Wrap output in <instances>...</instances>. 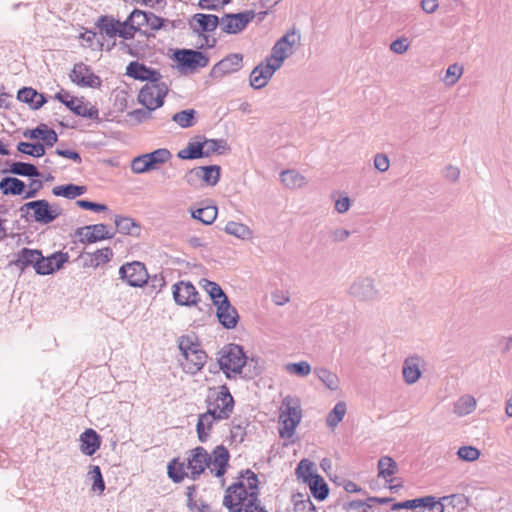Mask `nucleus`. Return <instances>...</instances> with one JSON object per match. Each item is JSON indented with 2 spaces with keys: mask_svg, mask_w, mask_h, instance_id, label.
I'll return each instance as SVG.
<instances>
[{
  "mask_svg": "<svg viewBox=\"0 0 512 512\" xmlns=\"http://www.w3.org/2000/svg\"><path fill=\"white\" fill-rule=\"evenodd\" d=\"M229 458V452L223 445L216 446L211 455L199 446L188 452L185 461L171 460L167 466V473L175 483L182 482L185 477L196 480L207 468L214 476L220 478L226 473Z\"/></svg>",
  "mask_w": 512,
  "mask_h": 512,
  "instance_id": "obj_1",
  "label": "nucleus"
},
{
  "mask_svg": "<svg viewBox=\"0 0 512 512\" xmlns=\"http://www.w3.org/2000/svg\"><path fill=\"white\" fill-rule=\"evenodd\" d=\"M258 493L257 475L247 469L226 489L223 505L229 512H242L246 504H252L258 500Z\"/></svg>",
  "mask_w": 512,
  "mask_h": 512,
  "instance_id": "obj_2",
  "label": "nucleus"
},
{
  "mask_svg": "<svg viewBox=\"0 0 512 512\" xmlns=\"http://www.w3.org/2000/svg\"><path fill=\"white\" fill-rule=\"evenodd\" d=\"M178 347L184 361H181V366L186 373L195 375L205 365L207 361V354L202 349L195 335H183L178 339Z\"/></svg>",
  "mask_w": 512,
  "mask_h": 512,
  "instance_id": "obj_3",
  "label": "nucleus"
},
{
  "mask_svg": "<svg viewBox=\"0 0 512 512\" xmlns=\"http://www.w3.org/2000/svg\"><path fill=\"white\" fill-rule=\"evenodd\" d=\"M21 216L27 221L47 225L56 220L62 213L57 204H50L45 199L24 203L19 209Z\"/></svg>",
  "mask_w": 512,
  "mask_h": 512,
  "instance_id": "obj_4",
  "label": "nucleus"
},
{
  "mask_svg": "<svg viewBox=\"0 0 512 512\" xmlns=\"http://www.w3.org/2000/svg\"><path fill=\"white\" fill-rule=\"evenodd\" d=\"M206 402L207 410L219 419H228L233 412L234 399L226 385L210 388Z\"/></svg>",
  "mask_w": 512,
  "mask_h": 512,
  "instance_id": "obj_5",
  "label": "nucleus"
},
{
  "mask_svg": "<svg viewBox=\"0 0 512 512\" xmlns=\"http://www.w3.org/2000/svg\"><path fill=\"white\" fill-rule=\"evenodd\" d=\"M243 348L237 344H229L219 351L218 363L227 378H233L242 372L246 364Z\"/></svg>",
  "mask_w": 512,
  "mask_h": 512,
  "instance_id": "obj_6",
  "label": "nucleus"
},
{
  "mask_svg": "<svg viewBox=\"0 0 512 512\" xmlns=\"http://www.w3.org/2000/svg\"><path fill=\"white\" fill-rule=\"evenodd\" d=\"M300 41V32L295 28L289 30L274 44L271 55L267 59L270 60L276 68H280L283 62L294 53V48L300 44Z\"/></svg>",
  "mask_w": 512,
  "mask_h": 512,
  "instance_id": "obj_7",
  "label": "nucleus"
},
{
  "mask_svg": "<svg viewBox=\"0 0 512 512\" xmlns=\"http://www.w3.org/2000/svg\"><path fill=\"white\" fill-rule=\"evenodd\" d=\"M168 90V85L161 80L146 83L139 91L138 101L148 110H155L163 105Z\"/></svg>",
  "mask_w": 512,
  "mask_h": 512,
  "instance_id": "obj_8",
  "label": "nucleus"
},
{
  "mask_svg": "<svg viewBox=\"0 0 512 512\" xmlns=\"http://www.w3.org/2000/svg\"><path fill=\"white\" fill-rule=\"evenodd\" d=\"M348 295L357 302L373 303L380 298V290L370 277L356 278L348 288Z\"/></svg>",
  "mask_w": 512,
  "mask_h": 512,
  "instance_id": "obj_9",
  "label": "nucleus"
},
{
  "mask_svg": "<svg viewBox=\"0 0 512 512\" xmlns=\"http://www.w3.org/2000/svg\"><path fill=\"white\" fill-rule=\"evenodd\" d=\"M171 157L169 150L165 148L154 150L135 157L131 162V170L135 174H144L157 169L159 164H163Z\"/></svg>",
  "mask_w": 512,
  "mask_h": 512,
  "instance_id": "obj_10",
  "label": "nucleus"
},
{
  "mask_svg": "<svg viewBox=\"0 0 512 512\" xmlns=\"http://www.w3.org/2000/svg\"><path fill=\"white\" fill-rule=\"evenodd\" d=\"M255 16L256 13L253 10L224 14L220 18V29L226 34H238L246 29Z\"/></svg>",
  "mask_w": 512,
  "mask_h": 512,
  "instance_id": "obj_11",
  "label": "nucleus"
},
{
  "mask_svg": "<svg viewBox=\"0 0 512 512\" xmlns=\"http://www.w3.org/2000/svg\"><path fill=\"white\" fill-rule=\"evenodd\" d=\"M220 175L221 167L219 165L199 166L191 169L185 179L190 185L201 181L206 186H215L220 180Z\"/></svg>",
  "mask_w": 512,
  "mask_h": 512,
  "instance_id": "obj_12",
  "label": "nucleus"
},
{
  "mask_svg": "<svg viewBox=\"0 0 512 512\" xmlns=\"http://www.w3.org/2000/svg\"><path fill=\"white\" fill-rule=\"evenodd\" d=\"M55 98L78 116L93 120L99 118V111L95 106L89 105L76 97H69L67 92H58Z\"/></svg>",
  "mask_w": 512,
  "mask_h": 512,
  "instance_id": "obj_13",
  "label": "nucleus"
},
{
  "mask_svg": "<svg viewBox=\"0 0 512 512\" xmlns=\"http://www.w3.org/2000/svg\"><path fill=\"white\" fill-rule=\"evenodd\" d=\"M119 275L132 287L143 286L149 278L144 264L138 261L122 265L119 269Z\"/></svg>",
  "mask_w": 512,
  "mask_h": 512,
  "instance_id": "obj_14",
  "label": "nucleus"
},
{
  "mask_svg": "<svg viewBox=\"0 0 512 512\" xmlns=\"http://www.w3.org/2000/svg\"><path fill=\"white\" fill-rule=\"evenodd\" d=\"M175 302L181 306H193L199 302V294L189 281H179L172 287Z\"/></svg>",
  "mask_w": 512,
  "mask_h": 512,
  "instance_id": "obj_15",
  "label": "nucleus"
},
{
  "mask_svg": "<svg viewBox=\"0 0 512 512\" xmlns=\"http://www.w3.org/2000/svg\"><path fill=\"white\" fill-rule=\"evenodd\" d=\"M174 56L179 66L192 70L206 67L209 63V58L200 51L183 49L176 51Z\"/></svg>",
  "mask_w": 512,
  "mask_h": 512,
  "instance_id": "obj_16",
  "label": "nucleus"
},
{
  "mask_svg": "<svg viewBox=\"0 0 512 512\" xmlns=\"http://www.w3.org/2000/svg\"><path fill=\"white\" fill-rule=\"evenodd\" d=\"M242 62V54H229L213 66L210 75L213 78H222L228 74L235 73L242 68Z\"/></svg>",
  "mask_w": 512,
  "mask_h": 512,
  "instance_id": "obj_17",
  "label": "nucleus"
},
{
  "mask_svg": "<svg viewBox=\"0 0 512 512\" xmlns=\"http://www.w3.org/2000/svg\"><path fill=\"white\" fill-rule=\"evenodd\" d=\"M70 78L73 83L81 87H98L101 85V80L96 76L92 70L83 63H77L74 65Z\"/></svg>",
  "mask_w": 512,
  "mask_h": 512,
  "instance_id": "obj_18",
  "label": "nucleus"
},
{
  "mask_svg": "<svg viewBox=\"0 0 512 512\" xmlns=\"http://www.w3.org/2000/svg\"><path fill=\"white\" fill-rule=\"evenodd\" d=\"M278 69L279 68H276V66L267 59L266 63H260L251 71L249 77L250 85L254 89L265 87Z\"/></svg>",
  "mask_w": 512,
  "mask_h": 512,
  "instance_id": "obj_19",
  "label": "nucleus"
},
{
  "mask_svg": "<svg viewBox=\"0 0 512 512\" xmlns=\"http://www.w3.org/2000/svg\"><path fill=\"white\" fill-rule=\"evenodd\" d=\"M76 234L81 237L82 242L95 243L104 239H111L114 236L105 224H93L78 228Z\"/></svg>",
  "mask_w": 512,
  "mask_h": 512,
  "instance_id": "obj_20",
  "label": "nucleus"
},
{
  "mask_svg": "<svg viewBox=\"0 0 512 512\" xmlns=\"http://www.w3.org/2000/svg\"><path fill=\"white\" fill-rule=\"evenodd\" d=\"M216 316L220 324L226 329L235 328L239 320L238 312L231 305L229 299L221 300V303L216 306Z\"/></svg>",
  "mask_w": 512,
  "mask_h": 512,
  "instance_id": "obj_21",
  "label": "nucleus"
},
{
  "mask_svg": "<svg viewBox=\"0 0 512 512\" xmlns=\"http://www.w3.org/2000/svg\"><path fill=\"white\" fill-rule=\"evenodd\" d=\"M68 254L63 252H55L48 257L40 255L38 262L37 274L48 275L60 269L65 262L68 261Z\"/></svg>",
  "mask_w": 512,
  "mask_h": 512,
  "instance_id": "obj_22",
  "label": "nucleus"
},
{
  "mask_svg": "<svg viewBox=\"0 0 512 512\" xmlns=\"http://www.w3.org/2000/svg\"><path fill=\"white\" fill-rule=\"evenodd\" d=\"M126 74L136 80L147 81V83L155 82L162 78L160 72L137 61L129 63L126 68Z\"/></svg>",
  "mask_w": 512,
  "mask_h": 512,
  "instance_id": "obj_23",
  "label": "nucleus"
},
{
  "mask_svg": "<svg viewBox=\"0 0 512 512\" xmlns=\"http://www.w3.org/2000/svg\"><path fill=\"white\" fill-rule=\"evenodd\" d=\"M218 25L220 26V18L212 14L197 13L190 21L193 31L200 35L205 32H213Z\"/></svg>",
  "mask_w": 512,
  "mask_h": 512,
  "instance_id": "obj_24",
  "label": "nucleus"
},
{
  "mask_svg": "<svg viewBox=\"0 0 512 512\" xmlns=\"http://www.w3.org/2000/svg\"><path fill=\"white\" fill-rule=\"evenodd\" d=\"M279 417L301 422L302 409L300 400L290 395L284 397L279 410Z\"/></svg>",
  "mask_w": 512,
  "mask_h": 512,
  "instance_id": "obj_25",
  "label": "nucleus"
},
{
  "mask_svg": "<svg viewBox=\"0 0 512 512\" xmlns=\"http://www.w3.org/2000/svg\"><path fill=\"white\" fill-rule=\"evenodd\" d=\"M421 358L417 355L410 356L404 360L402 367V375L406 384H415L421 377L420 370Z\"/></svg>",
  "mask_w": 512,
  "mask_h": 512,
  "instance_id": "obj_26",
  "label": "nucleus"
},
{
  "mask_svg": "<svg viewBox=\"0 0 512 512\" xmlns=\"http://www.w3.org/2000/svg\"><path fill=\"white\" fill-rule=\"evenodd\" d=\"M113 257V251L109 247L98 249L95 252H86L82 255L83 265L85 267L97 268Z\"/></svg>",
  "mask_w": 512,
  "mask_h": 512,
  "instance_id": "obj_27",
  "label": "nucleus"
},
{
  "mask_svg": "<svg viewBox=\"0 0 512 512\" xmlns=\"http://www.w3.org/2000/svg\"><path fill=\"white\" fill-rule=\"evenodd\" d=\"M23 135L29 139H41L50 147L58 141L57 133L45 124H40L34 129L26 130Z\"/></svg>",
  "mask_w": 512,
  "mask_h": 512,
  "instance_id": "obj_28",
  "label": "nucleus"
},
{
  "mask_svg": "<svg viewBox=\"0 0 512 512\" xmlns=\"http://www.w3.org/2000/svg\"><path fill=\"white\" fill-rule=\"evenodd\" d=\"M101 438L93 429H86L80 435V450L87 456H92L100 447Z\"/></svg>",
  "mask_w": 512,
  "mask_h": 512,
  "instance_id": "obj_29",
  "label": "nucleus"
},
{
  "mask_svg": "<svg viewBox=\"0 0 512 512\" xmlns=\"http://www.w3.org/2000/svg\"><path fill=\"white\" fill-rule=\"evenodd\" d=\"M221 420L208 410L200 414L196 425L198 439L203 443L206 442L214 423Z\"/></svg>",
  "mask_w": 512,
  "mask_h": 512,
  "instance_id": "obj_30",
  "label": "nucleus"
},
{
  "mask_svg": "<svg viewBox=\"0 0 512 512\" xmlns=\"http://www.w3.org/2000/svg\"><path fill=\"white\" fill-rule=\"evenodd\" d=\"M17 99L21 102L27 103L32 109L41 108L46 99L43 94L38 93L36 90L30 87H24L18 91Z\"/></svg>",
  "mask_w": 512,
  "mask_h": 512,
  "instance_id": "obj_31",
  "label": "nucleus"
},
{
  "mask_svg": "<svg viewBox=\"0 0 512 512\" xmlns=\"http://www.w3.org/2000/svg\"><path fill=\"white\" fill-rule=\"evenodd\" d=\"M280 180L286 188L291 190L302 188L307 183L305 176L293 169L282 171Z\"/></svg>",
  "mask_w": 512,
  "mask_h": 512,
  "instance_id": "obj_32",
  "label": "nucleus"
},
{
  "mask_svg": "<svg viewBox=\"0 0 512 512\" xmlns=\"http://www.w3.org/2000/svg\"><path fill=\"white\" fill-rule=\"evenodd\" d=\"M41 251L37 249L23 248L17 255L15 264L21 268L33 266L37 271L38 262L40 260Z\"/></svg>",
  "mask_w": 512,
  "mask_h": 512,
  "instance_id": "obj_33",
  "label": "nucleus"
},
{
  "mask_svg": "<svg viewBox=\"0 0 512 512\" xmlns=\"http://www.w3.org/2000/svg\"><path fill=\"white\" fill-rule=\"evenodd\" d=\"M96 26L104 37L114 39L118 34L120 21L110 16H100L96 22Z\"/></svg>",
  "mask_w": 512,
  "mask_h": 512,
  "instance_id": "obj_34",
  "label": "nucleus"
},
{
  "mask_svg": "<svg viewBox=\"0 0 512 512\" xmlns=\"http://www.w3.org/2000/svg\"><path fill=\"white\" fill-rule=\"evenodd\" d=\"M313 372L327 389L331 391L339 389L340 379L334 372L325 367H316Z\"/></svg>",
  "mask_w": 512,
  "mask_h": 512,
  "instance_id": "obj_35",
  "label": "nucleus"
},
{
  "mask_svg": "<svg viewBox=\"0 0 512 512\" xmlns=\"http://www.w3.org/2000/svg\"><path fill=\"white\" fill-rule=\"evenodd\" d=\"M25 187V183L16 177H4L0 181V190L4 195H21Z\"/></svg>",
  "mask_w": 512,
  "mask_h": 512,
  "instance_id": "obj_36",
  "label": "nucleus"
},
{
  "mask_svg": "<svg viewBox=\"0 0 512 512\" xmlns=\"http://www.w3.org/2000/svg\"><path fill=\"white\" fill-rule=\"evenodd\" d=\"M476 405V399L472 395L465 394L454 403L453 411L459 417H463L474 412Z\"/></svg>",
  "mask_w": 512,
  "mask_h": 512,
  "instance_id": "obj_37",
  "label": "nucleus"
},
{
  "mask_svg": "<svg viewBox=\"0 0 512 512\" xmlns=\"http://www.w3.org/2000/svg\"><path fill=\"white\" fill-rule=\"evenodd\" d=\"M199 284L207 292L214 306H217L219 303H221V300L228 299L220 285L216 282L207 279H201Z\"/></svg>",
  "mask_w": 512,
  "mask_h": 512,
  "instance_id": "obj_38",
  "label": "nucleus"
},
{
  "mask_svg": "<svg viewBox=\"0 0 512 512\" xmlns=\"http://www.w3.org/2000/svg\"><path fill=\"white\" fill-rule=\"evenodd\" d=\"M398 466L389 456H383L378 461V476L384 478L386 482H392L391 477L396 474Z\"/></svg>",
  "mask_w": 512,
  "mask_h": 512,
  "instance_id": "obj_39",
  "label": "nucleus"
},
{
  "mask_svg": "<svg viewBox=\"0 0 512 512\" xmlns=\"http://www.w3.org/2000/svg\"><path fill=\"white\" fill-rule=\"evenodd\" d=\"M115 226L118 232L126 235H138L140 226L130 217L115 216Z\"/></svg>",
  "mask_w": 512,
  "mask_h": 512,
  "instance_id": "obj_40",
  "label": "nucleus"
},
{
  "mask_svg": "<svg viewBox=\"0 0 512 512\" xmlns=\"http://www.w3.org/2000/svg\"><path fill=\"white\" fill-rule=\"evenodd\" d=\"M55 196L65 197L67 199H74L78 196L83 195L86 192L85 186H78L75 184H67L61 186H55L52 189Z\"/></svg>",
  "mask_w": 512,
  "mask_h": 512,
  "instance_id": "obj_41",
  "label": "nucleus"
},
{
  "mask_svg": "<svg viewBox=\"0 0 512 512\" xmlns=\"http://www.w3.org/2000/svg\"><path fill=\"white\" fill-rule=\"evenodd\" d=\"M308 485L314 498L320 501L327 498L329 494V488L321 476L316 475L315 477H312V479L308 482Z\"/></svg>",
  "mask_w": 512,
  "mask_h": 512,
  "instance_id": "obj_42",
  "label": "nucleus"
},
{
  "mask_svg": "<svg viewBox=\"0 0 512 512\" xmlns=\"http://www.w3.org/2000/svg\"><path fill=\"white\" fill-rule=\"evenodd\" d=\"M217 214L218 209L216 206H206L193 210L191 216L205 225H210L216 220Z\"/></svg>",
  "mask_w": 512,
  "mask_h": 512,
  "instance_id": "obj_43",
  "label": "nucleus"
},
{
  "mask_svg": "<svg viewBox=\"0 0 512 512\" xmlns=\"http://www.w3.org/2000/svg\"><path fill=\"white\" fill-rule=\"evenodd\" d=\"M9 172L24 177H38L40 172L33 164L26 162H13L10 165Z\"/></svg>",
  "mask_w": 512,
  "mask_h": 512,
  "instance_id": "obj_44",
  "label": "nucleus"
},
{
  "mask_svg": "<svg viewBox=\"0 0 512 512\" xmlns=\"http://www.w3.org/2000/svg\"><path fill=\"white\" fill-rule=\"evenodd\" d=\"M347 411L346 403L339 401L326 417V424L329 428L334 429L344 418Z\"/></svg>",
  "mask_w": 512,
  "mask_h": 512,
  "instance_id": "obj_45",
  "label": "nucleus"
},
{
  "mask_svg": "<svg viewBox=\"0 0 512 512\" xmlns=\"http://www.w3.org/2000/svg\"><path fill=\"white\" fill-rule=\"evenodd\" d=\"M225 232L242 240L250 239L252 236V232L248 226L234 221H229L226 224Z\"/></svg>",
  "mask_w": 512,
  "mask_h": 512,
  "instance_id": "obj_46",
  "label": "nucleus"
},
{
  "mask_svg": "<svg viewBox=\"0 0 512 512\" xmlns=\"http://www.w3.org/2000/svg\"><path fill=\"white\" fill-rule=\"evenodd\" d=\"M293 512H314L315 506L313 505L308 494L297 493L292 497Z\"/></svg>",
  "mask_w": 512,
  "mask_h": 512,
  "instance_id": "obj_47",
  "label": "nucleus"
},
{
  "mask_svg": "<svg viewBox=\"0 0 512 512\" xmlns=\"http://www.w3.org/2000/svg\"><path fill=\"white\" fill-rule=\"evenodd\" d=\"M195 115L194 109H186L175 113L172 120L182 128H189L195 124Z\"/></svg>",
  "mask_w": 512,
  "mask_h": 512,
  "instance_id": "obj_48",
  "label": "nucleus"
},
{
  "mask_svg": "<svg viewBox=\"0 0 512 512\" xmlns=\"http://www.w3.org/2000/svg\"><path fill=\"white\" fill-rule=\"evenodd\" d=\"M433 500H434L433 496H426V497H423V498H416V499H412V500H406V501H403V502H398V503L393 504L391 509L393 511H398V510H401V509H416V508L422 507L423 505H426L428 503L433 502Z\"/></svg>",
  "mask_w": 512,
  "mask_h": 512,
  "instance_id": "obj_49",
  "label": "nucleus"
},
{
  "mask_svg": "<svg viewBox=\"0 0 512 512\" xmlns=\"http://www.w3.org/2000/svg\"><path fill=\"white\" fill-rule=\"evenodd\" d=\"M202 152L201 142H189L184 149L178 152L177 156L180 159H198L203 157Z\"/></svg>",
  "mask_w": 512,
  "mask_h": 512,
  "instance_id": "obj_50",
  "label": "nucleus"
},
{
  "mask_svg": "<svg viewBox=\"0 0 512 512\" xmlns=\"http://www.w3.org/2000/svg\"><path fill=\"white\" fill-rule=\"evenodd\" d=\"M300 424L299 421L279 417V436L282 439H291Z\"/></svg>",
  "mask_w": 512,
  "mask_h": 512,
  "instance_id": "obj_51",
  "label": "nucleus"
},
{
  "mask_svg": "<svg viewBox=\"0 0 512 512\" xmlns=\"http://www.w3.org/2000/svg\"><path fill=\"white\" fill-rule=\"evenodd\" d=\"M17 150L23 154L33 156V157H42L45 155V147L43 144L37 143H29V142H20L17 145Z\"/></svg>",
  "mask_w": 512,
  "mask_h": 512,
  "instance_id": "obj_52",
  "label": "nucleus"
},
{
  "mask_svg": "<svg viewBox=\"0 0 512 512\" xmlns=\"http://www.w3.org/2000/svg\"><path fill=\"white\" fill-rule=\"evenodd\" d=\"M203 147V157L210 156L213 153H221L226 148V141L223 139H206L201 142Z\"/></svg>",
  "mask_w": 512,
  "mask_h": 512,
  "instance_id": "obj_53",
  "label": "nucleus"
},
{
  "mask_svg": "<svg viewBox=\"0 0 512 512\" xmlns=\"http://www.w3.org/2000/svg\"><path fill=\"white\" fill-rule=\"evenodd\" d=\"M296 474L298 478H302L306 483H308L312 477L317 475L314 474V464L308 459H303L300 461L296 468Z\"/></svg>",
  "mask_w": 512,
  "mask_h": 512,
  "instance_id": "obj_54",
  "label": "nucleus"
},
{
  "mask_svg": "<svg viewBox=\"0 0 512 512\" xmlns=\"http://www.w3.org/2000/svg\"><path fill=\"white\" fill-rule=\"evenodd\" d=\"M463 67L457 63L449 65L445 72L444 82L447 86L455 85L463 75Z\"/></svg>",
  "mask_w": 512,
  "mask_h": 512,
  "instance_id": "obj_55",
  "label": "nucleus"
},
{
  "mask_svg": "<svg viewBox=\"0 0 512 512\" xmlns=\"http://www.w3.org/2000/svg\"><path fill=\"white\" fill-rule=\"evenodd\" d=\"M286 372L300 377L308 376L311 371V365L307 361H300L296 363H288L285 365Z\"/></svg>",
  "mask_w": 512,
  "mask_h": 512,
  "instance_id": "obj_56",
  "label": "nucleus"
},
{
  "mask_svg": "<svg viewBox=\"0 0 512 512\" xmlns=\"http://www.w3.org/2000/svg\"><path fill=\"white\" fill-rule=\"evenodd\" d=\"M88 476L93 482L92 490L98 491L101 494L105 490V482L103 480L100 467L97 465L90 466Z\"/></svg>",
  "mask_w": 512,
  "mask_h": 512,
  "instance_id": "obj_57",
  "label": "nucleus"
},
{
  "mask_svg": "<svg viewBox=\"0 0 512 512\" xmlns=\"http://www.w3.org/2000/svg\"><path fill=\"white\" fill-rule=\"evenodd\" d=\"M457 455L464 461L473 462L479 459L481 453L480 450L474 446H462L458 449Z\"/></svg>",
  "mask_w": 512,
  "mask_h": 512,
  "instance_id": "obj_58",
  "label": "nucleus"
},
{
  "mask_svg": "<svg viewBox=\"0 0 512 512\" xmlns=\"http://www.w3.org/2000/svg\"><path fill=\"white\" fill-rule=\"evenodd\" d=\"M148 12H144L138 9L133 10L127 17L128 23L139 31L142 26L146 25Z\"/></svg>",
  "mask_w": 512,
  "mask_h": 512,
  "instance_id": "obj_59",
  "label": "nucleus"
},
{
  "mask_svg": "<svg viewBox=\"0 0 512 512\" xmlns=\"http://www.w3.org/2000/svg\"><path fill=\"white\" fill-rule=\"evenodd\" d=\"M137 29L133 26V24L128 23V20L120 21V27L118 28L117 36L122 38L123 40H130L134 38Z\"/></svg>",
  "mask_w": 512,
  "mask_h": 512,
  "instance_id": "obj_60",
  "label": "nucleus"
},
{
  "mask_svg": "<svg viewBox=\"0 0 512 512\" xmlns=\"http://www.w3.org/2000/svg\"><path fill=\"white\" fill-rule=\"evenodd\" d=\"M442 175L445 180L455 183L460 178V169L457 166L449 164L444 167Z\"/></svg>",
  "mask_w": 512,
  "mask_h": 512,
  "instance_id": "obj_61",
  "label": "nucleus"
},
{
  "mask_svg": "<svg viewBox=\"0 0 512 512\" xmlns=\"http://www.w3.org/2000/svg\"><path fill=\"white\" fill-rule=\"evenodd\" d=\"M374 167L379 172H386L390 167V160L387 155L383 153H378L374 157Z\"/></svg>",
  "mask_w": 512,
  "mask_h": 512,
  "instance_id": "obj_62",
  "label": "nucleus"
},
{
  "mask_svg": "<svg viewBox=\"0 0 512 512\" xmlns=\"http://www.w3.org/2000/svg\"><path fill=\"white\" fill-rule=\"evenodd\" d=\"M351 233L349 230L344 228H335L330 232V239L335 243L345 242Z\"/></svg>",
  "mask_w": 512,
  "mask_h": 512,
  "instance_id": "obj_63",
  "label": "nucleus"
},
{
  "mask_svg": "<svg viewBox=\"0 0 512 512\" xmlns=\"http://www.w3.org/2000/svg\"><path fill=\"white\" fill-rule=\"evenodd\" d=\"M350 206V198L345 194L335 200L334 208L339 214L346 213L350 209Z\"/></svg>",
  "mask_w": 512,
  "mask_h": 512,
  "instance_id": "obj_64",
  "label": "nucleus"
}]
</instances>
